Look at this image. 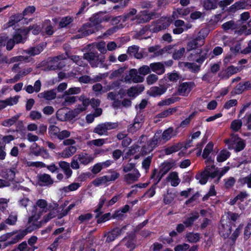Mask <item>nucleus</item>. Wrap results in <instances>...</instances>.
Returning a JSON list of instances; mask_svg holds the SVG:
<instances>
[{
    "mask_svg": "<svg viewBox=\"0 0 251 251\" xmlns=\"http://www.w3.org/2000/svg\"><path fill=\"white\" fill-rule=\"evenodd\" d=\"M4 177L10 182L15 177V173L13 170L10 169L7 171V173L4 176Z\"/></svg>",
    "mask_w": 251,
    "mask_h": 251,
    "instance_id": "63",
    "label": "nucleus"
},
{
    "mask_svg": "<svg viewBox=\"0 0 251 251\" xmlns=\"http://www.w3.org/2000/svg\"><path fill=\"white\" fill-rule=\"evenodd\" d=\"M32 60L33 59L29 56L20 55L12 58L11 59V62H15L18 61H25V62H29Z\"/></svg>",
    "mask_w": 251,
    "mask_h": 251,
    "instance_id": "42",
    "label": "nucleus"
},
{
    "mask_svg": "<svg viewBox=\"0 0 251 251\" xmlns=\"http://www.w3.org/2000/svg\"><path fill=\"white\" fill-rule=\"evenodd\" d=\"M109 20L110 17L108 16L103 15L102 13H98L91 17L89 22L100 30L102 28L100 24L103 22H107Z\"/></svg>",
    "mask_w": 251,
    "mask_h": 251,
    "instance_id": "7",
    "label": "nucleus"
},
{
    "mask_svg": "<svg viewBox=\"0 0 251 251\" xmlns=\"http://www.w3.org/2000/svg\"><path fill=\"white\" fill-rule=\"evenodd\" d=\"M166 180L168 181H171V185L175 187L177 186L180 181L178 176V174L176 172L170 173L167 177Z\"/></svg>",
    "mask_w": 251,
    "mask_h": 251,
    "instance_id": "24",
    "label": "nucleus"
},
{
    "mask_svg": "<svg viewBox=\"0 0 251 251\" xmlns=\"http://www.w3.org/2000/svg\"><path fill=\"white\" fill-rule=\"evenodd\" d=\"M242 122L241 120H235L231 122L230 127L234 131H238L242 126Z\"/></svg>",
    "mask_w": 251,
    "mask_h": 251,
    "instance_id": "58",
    "label": "nucleus"
},
{
    "mask_svg": "<svg viewBox=\"0 0 251 251\" xmlns=\"http://www.w3.org/2000/svg\"><path fill=\"white\" fill-rule=\"evenodd\" d=\"M48 203L46 200L43 199L38 200L36 204L32 209L31 216L28 218V223H31L33 221H37L43 214L48 211Z\"/></svg>",
    "mask_w": 251,
    "mask_h": 251,
    "instance_id": "2",
    "label": "nucleus"
},
{
    "mask_svg": "<svg viewBox=\"0 0 251 251\" xmlns=\"http://www.w3.org/2000/svg\"><path fill=\"white\" fill-rule=\"evenodd\" d=\"M232 223L231 222L225 220L223 217L221 220V224L219 226V232L221 236L224 239L228 237L231 232Z\"/></svg>",
    "mask_w": 251,
    "mask_h": 251,
    "instance_id": "5",
    "label": "nucleus"
},
{
    "mask_svg": "<svg viewBox=\"0 0 251 251\" xmlns=\"http://www.w3.org/2000/svg\"><path fill=\"white\" fill-rule=\"evenodd\" d=\"M17 221V214L14 212H11L8 218L5 220V223L9 225H14Z\"/></svg>",
    "mask_w": 251,
    "mask_h": 251,
    "instance_id": "38",
    "label": "nucleus"
},
{
    "mask_svg": "<svg viewBox=\"0 0 251 251\" xmlns=\"http://www.w3.org/2000/svg\"><path fill=\"white\" fill-rule=\"evenodd\" d=\"M158 79V77L156 75L152 74L149 75L146 77V82L149 85L154 84Z\"/></svg>",
    "mask_w": 251,
    "mask_h": 251,
    "instance_id": "53",
    "label": "nucleus"
},
{
    "mask_svg": "<svg viewBox=\"0 0 251 251\" xmlns=\"http://www.w3.org/2000/svg\"><path fill=\"white\" fill-rule=\"evenodd\" d=\"M122 241L126 242L125 245L126 247L130 250H133L136 243V235L134 233L129 234L124 237Z\"/></svg>",
    "mask_w": 251,
    "mask_h": 251,
    "instance_id": "13",
    "label": "nucleus"
},
{
    "mask_svg": "<svg viewBox=\"0 0 251 251\" xmlns=\"http://www.w3.org/2000/svg\"><path fill=\"white\" fill-rule=\"evenodd\" d=\"M93 159V157L86 154L77 155V160H78L80 163L84 165H87L91 162Z\"/></svg>",
    "mask_w": 251,
    "mask_h": 251,
    "instance_id": "29",
    "label": "nucleus"
},
{
    "mask_svg": "<svg viewBox=\"0 0 251 251\" xmlns=\"http://www.w3.org/2000/svg\"><path fill=\"white\" fill-rule=\"evenodd\" d=\"M71 135V133L69 131L67 130H63L59 131L57 136L56 137L60 140H64L65 139L69 137Z\"/></svg>",
    "mask_w": 251,
    "mask_h": 251,
    "instance_id": "56",
    "label": "nucleus"
},
{
    "mask_svg": "<svg viewBox=\"0 0 251 251\" xmlns=\"http://www.w3.org/2000/svg\"><path fill=\"white\" fill-rule=\"evenodd\" d=\"M101 213L102 212H100L96 216V218H98L97 223L98 224H100L107 221L109 219L111 215L110 213H107L101 216H100V215L101 214Z\"/></svg>",
    "mask_w": 251,
    "mask_h": 251,
    "instance_id": "55",
    "label": "nucleus"
},
{
    "mask_svg": "<svg viewBox=\"0 0 251 251\" xmlns=\"http://www.w3.org/2000/svg\"><path fill=\"white\" fill-rule=\"evenodd\" d=\"M108 176H107L98 177L93 181V184L96 186H99L101 184L108 182Z\"/></svg>",
    "mask_w": 251,
    "mask_h": 251,
    "instance_id": "39",
    "label": "nucleus"
},
{
    "mask_svg": "<svg viewBox=\"0 0 251 251\" xmlns=\"http://www.w3.org/2000/svg\"><path fill=\"white\" fill-rule=\"evenodd\" d=\"M25 30L27 31V34L30 30H32V32L34 35L38 34L41 30V27L37 25H30L28 27L25 28Z\"/></svg>",
    "mask_w": 251,
    "mask_h": 251,
    "instance_id": "41",
    "label": "nucleus"
},
{
    "mask_svg": "<svg viewBox=\"0 0 251 251\" xmlns=\"http://www.w3.org/2000/svg\"><path fill=\"white\" fill-rule=\"evenodd\" d=\"M32 71V69L31 68L24 69L22 71H20L13 78L11 79L10 81L12 83L17 82L22 77L30 73Z\"/></svg>",
    "mask_w": 251,
    "mask_h": 251,
    "instance_id": "27",
    "label": "nucleus"
},
{
    "mask_svg": "<svg viewBox=\"0 0 251 251\" xmlns=\"http://www.w3.org/2000/svg\"><path fill=\"white\" fill-rule=\"evenodd\" d=\"M167 90V88L163 85L160 87L157 86L151 87L148 91V94L152 97H155L163 94Z\"/></svg>",
    "mask_w": 251,
    "mask_h": 251,
    "instance_id": "12",
    "label": "nucleus"
},
{
    "mask_svg": "<svg viewBox=\"0 0 251 251\" xmlns=\"http://www.w3.org/2000/svg\"><path fill=\"white\" fill-rule=\"evenodd\" d=\"M183 63L185 67L194 73H197L200 70L201 66L195 63L184 62Z\"/></svg>",
    "mask_w": 251,
    "mask_h": 251,
    "instance_id": "34",
    "label": "nucleus"
},
{
    "mask_svg": "<svg viewBox=\"0 0 251 251\" xmlns=\"http://www.w3.org/2000/svg\"><path fill=\"white\" fill-rule=\"evenodd\" d=\"M43 50V48L41 45H37L35 47H32L29 49L24 50V53L28 54L30 56H35L39 54Z\"/></svg>",
    "mask_w": 251,
    "mask_h": 251,
    "instance_id": "21",
    "label": "nucleus"
},
{
    "mask_svg": "<svg viewBox=\"0 0 251 251\" xmlns=\"http://www.w3.org/2000/svg\"><path fill=\"white\" fill-rule=\"evenodd\" d=\"M140 174L137 169H134L133 173H128L125 175L124 179L128 183L136 181L140 177Z\"/></svg>",
    "mask_w": 251,
    "mask_h": 251,
    "instance_id": "17",
    "label": "nucleus"
},
{
    "mask_svg": "<svg viewBox=\"0 0 251 251\" xmlns=\"http://www.w3.org/2000/svg\"><path fill=\"white\" fill-rule=\"evenodd\" d=\"M48 133L51 139L56 138L59 131L60 128L54 125H50L48 128Z\"/></svg>",
    "mask_w": 251,
    "mask_h": 251,
    "instance_id": "30",
    "label": "nucleus"
},
{
    "mask_svg": "<svg viewBox=\"0 0 251 251\" xmlns=\"http://www.w3.org/2000/svg\"><path fill=\"white\" fill-rule=\"evenodd\" d=\"M186 237L189 242L191 243H196L200 239V234L198 233H189L187 234Z\"/></svg>",
    "mask_w": 251,
    "mask_h": 251,
    "instance_id": "49",
    "label": "nucleus"
},
{
    "mask_svg": "<svg viewBox=\"0 0 251 251\" xmlns=\"http://www.w3.org/2000/svg\"><path fill=\"white\" fill-rule=\"evenodd\" d=\"M151 70L157 75H162L165 72L164 64L161 62L152 63L150 64Z\"/></svg>",
    "mask_w": 251,
    "mask_h": 251,
    "instance_id": "20",
    "label": "nucleus"
},
{
    "mask_svg": "<svg viewBox=\"0 0 251 251\" xmlns=\"http://www.w3.org/2000/svg\"><path fill=\"white\" fill-rule=\"evenodd\" d=\"M213 148V144L211 142H209L205 147L204 149L202 157L204 158H206L208 156V155L210 154L211 151H212Z\"/></svg>",
    "mask_w": 251,
    "mask_h": 251,
    "instance_id": "51",
    "label": "nucleus"
},
{
    "mask_svg": "<svg viewBox=\"0 0 251 251\" xmlns=\"http://www.w3.org/2000/svg\"><path fill=\"white\" fill-rule=\"evenodd\" d=\"M142 126V124L134 122L132 125H130L128 127L127 131L129 132L134 133L136 132Z\"/></svg>",
    "mask_w": 251,
    "mask_h": 251,
    "instance_id": "62",
    "label": "nucleus"
},
{
    "mask_svg": "<svg viewBox=\"0 0 251 251\" xmlns=\"http://www.w3.org/2000/svg\"><path fill=\"white\" fill-rule=\"evenodd\" d=\"M185 51L184 48H181L178 50H175L173 54V58L175 60H178L184 55Z\"/></svg>",
    "mask_w": 251,
    "mask_h": 251,
    "instance_id": "48",
    "label": "nucleus"
},
{
    "mask_svg": "<svg viewBox=\"0 0 251 251\" xmlns=\"http://www.w3.org/2000/svg\"><path fill=\"white\" fill-rule=\"evenodd\" d=\"M144 90L143 85H137L130 87L127 90V95L131 98H134Z\"/></svg>",
    "mask_w": 251,
    "mask_h": 251,
    "instance_id": "15",
    "label": "nucleus"
},
{
    "mask_svg": "<svg viewBox=\"0 0 251 251\" xmlns=\"http://www.w3.org/2000/svg\"><path fill=\"white\" fill-rule=\"evenodd\" d=\"M208 51V50H206L205 52H203V51L201 50L199 52H198V53L200 54V57L196 60V61L199 64H202L207 57Z\"/></svg>",
    "mask_w": 251,
    "mask_h": 251,
    "instance_id": "60",
    "label": "nucleus"
},
{
    "mask_svg": "<svg viewBox=\"0 0 251 251\" xmlns=\"http://www.w3.org/2000/svg\"><path fill=\"white\" fill-rule=\"evenodd\" d=\"M126 226H123L121 228L116 227L110 231L105 233L104 236L106 237L105 242L110 243L113 241L118 236L122 234Z\"/></svg>",
    "mask_w": 251,
    "mask_h": 251,
    "instance_id": "8",
    "label": "nucleus"
},
{
    "mask_svg": "<svg viewBox=\"0 0 251 251\" xmlns=\"http://www.w3.org/2000/svg\"><path fill=\"white\" fill-rule=\"evenodd\" d=\"M27 31L25 28L18 29L14 34L13 39L16 44L24 42L26 39Z\"/></svg>",
    "mask_w": 251,
    "mask_h": 251,
    "instance_id": "11",
    "label": "nucleus"
},
{
    "mask_svg": "<svg viewBox=\"0 0 251 251\" xmlns=\"http://www.w3.org/2000/svg\"><path fill=\"white\" fill-rule=\"evenodd\" d=\"M61 56H57L52 58L48 63L46 67L47 70H55L56 69H62L64 65L61 61Z\"/></svg>",
    "mask_w": 251,
    "mask_h": 251,
    "instance_id": "9",
    "label": "nucleus"
},
{
    "mask_svg": "<svg viewBox=\"0 0 251 251\" xmlns=\"http://www.w3.org/2000/svg\"><path fill=\"white\" fill-rule=\"evenodd\" d=\"M154 149V148L153 147L149 141L147 145L143 146L142 148L141 153L142 155H146L151 152Z\"/></svg>",
    "mask_w": 251,
    "mask_h": 251,
    "instance_id": "44",
    "label": "nucleus"
},
{
    "mask_svg": "<svg viewBox=\"0 0 251 251\" xmlns=\"http://www.w3.org/2000/svg\"><path fill=\"white\" fill-rule=\"evenodd\" d=\"M176 111V107L172 108H169L168 109L165 110L157 115L158 118H164L166 117L173 113H175Z\"/></svg>",
    "mask_w": 251,
    "mask_h": 251,
    "instance_id": "50",
    "label": "nucleus"
},
{
    "mask_svg": "<svg viewBox=\"0 0 251 251\" xmlns=\"http://www.w3.org/2000/svg\"><path fill=\"white\" fill-rule=\"evenodd\" d=\"M138 73L140 75H146L151 73L150 66L144 65L138 69Z\"/></svg>",
    "mask_w": 251,
    "mask_h": 251,
    "instance_id": "64",
    "label": "nucleus"
},
{
    "mask_svg": "<svg viewBox=\"0 0 251 251\" xmlns=\"http://www.w3.org/2000/svg\"><path fill=\"white\" fill-rule=\"evenodd\" d=\"M76 151V148L74 146H70L66 148L59 153V156L62 158H69L74 155Z\"/></svg>",
    "mask_w": 251,
    "mask_h": 251,
    "instance_id": "16",
    "label": "nucleus"
},
{
    "mask_svg": "<svg viewBox=\"0 0 251 251\" xmlns=\"http://www.w3.org/2000/svg\"><path fill=\"white\" fill-rule=\"evenodd\" d=\"M222 28L225 31L229 29L234 30L238 28V25L234 21L231 20L223 24Z\"/></svg>",
    "mask_w": 251,
    "mask_h": 251,
    "instance_id": "31",
    "label": "nucleus"
},
{
    "mask_svg": "<svg viewBox=\"0 0 251 251\" xmlns=\"http://www.w3.org/2000/svg\"><path fill=\"white\" fill-rule=\"evenodd\" d=\"M39 185L40 186H49L53 183V180L50 175L44 174L38 176Z\"/></svg>",
    "mask_w": 251,
    "mask_h": 251,
    "instance_id": "14",
    "label": "nucleus"
},
{
    "mask_svg": "<svg viewBox=\"0 0 251 251\" xmlns=\"http://www.w3.org/2000/svg\"><path fill=\"white\" fill-rule=\"evenodd\" d=\"M83 57L89 62L93 68L98 67L107 68V66L104 63L105 59V56L103 54H99L97 51L89 50L84 53Z\"/></svg>",
    "mask_w": 251,
    "mask_h": 251,
    "instance_id": "1",
    "label": "nucleus"
},
{
    "mask_svg": "<svg viewBox=\"0 0 251 251\" xmlns=\"http://www.w3.org/2000/svg\"><path fill=\"white\" fill-rule=\"evenodd\" d=\"M25 235H26V232L22 230L15 235L11 241L5 243L4 246L6 247L8 245L16 243L19 240L22 239Z\"/></svg>",
    "mask_w": 251,
    "mask_h": 251,
    "instance_id": "28",
    "label": "nucleus"
},
{
    "mask_svg": "<svg viewBox=\"0 0 251 251\" xmlns=\"http://www.w3.org/2000/svg\"><path fill=\"white\" fill-rule=\"evenodd\" d=\"M174 128L172 127H169L165 130L163 133L161 132V138L164 142L170 140L172 137L175 136Z\"/></svg>",
    "mask_w": 251,
    "mask_h": 251,
    "instance_id": "25",
    "label": "nucleus"
},
{
    "mask_svg": "<svg viewBox=\"0 0 251 251\" xmlns=\"http://www.w3.org/2000/svg\"><path fill=\"white\" fill-rule=\"evenodd\" d=\"M174 165L173 163L170 162H165L161 164L160 166V169L167 173L172 169Z\"/></svg>",
    "mask_w": 251,
    "mask_h": 251,
    "instance_id": "59",
    "label": "nucleus"
},
{
    "mask_svg": "<svg viewBox=\"0 0 251 251\" xmlns=\"http://www.w3.org/2000/svg\"><path fill=\"white\" fill-rule=\"evenodd\" d=\"M194 86L195 83L193 82L181 83L178 87L177 92L178 94L181 96H186Z\"/></svg>",
    "mask_w": 251,
    "mask_h": 251,
    "instance_id": "10",
    "label": "nucleus"
},
{
    "mask_svg": "<svg viewBox=\"0 0 251 251\" xmlns=\"http://www.w3.org/2000/svg\"><path fill=\"white\" fill-rule=\"evenodd\" d=\"M226 143L228 144L229 149L232 148L234 145H236V151H240L244 149L245 147V143L244 140L239 138L236 135L232 136L230 139L226 141Z\"/></svg>",
    "mask_w": 251,
    "mask_h": 251,
    "instance_id": "6",
    "label": "nucleus"
},
{
    "mask_svg": "<svg viewBox=\"0 0 251 251\" xmlns=\"http://www.w3.org/2000/svg\"><path fill=\"white\" fill-rule=\"evenodd\" d=\"M244 84L239 83L238 85L235 87L234 89L231 92V94L232 95H234L235 94H241L242 92L245 91V89H244Z\"/></svg>",
    "mask_w": 251,
    "mask_h": 251,
    "instance_id": "57",
    "label": "nucleus"
},
{
    "mask_svg": "<svg viewBox=\"0 0 251 251\" xmlns=\"http://www.w3.org/2000/svg\"><path fill=\"white\" fill-rule=\"evenodd\" d=\"M38 97L47 100H52L56 98V94L55 89H53L40 93L38 95Z\"/></svg>",
    "mask_w": 251,
    "mask_h": 251,
    "instance_id": "22",
    "label": "nucleus"
},
{
    "mask_svg": "<svg viewBox=\"0 0 251 251\" xmlns=\"http://www.w3.org/2000/svg\"><path fill=\"white\" fill-rule=\"evenodd\" d=\"M161 130L157 131L153 136V137L151 138V140L149 141L150 144L155 148L157 145L161 143L162 140L161 138Z\"/></svg>",
    "mask_w": 251,
    "mask_h": 251,
    "instance_id": "26",
    "label": "nucleus"
},
{
    "mask_svg": "<svg viewBox=\"0 0 251 251\" xmlns=\"http://www.w3.org/2000/svg\"><path fill=\"white\" fill-rule=\"evenodd\" d=\"M80 184L77 182H74L68 186L64 187L62 190L65 192L75 191L80 187Z\"/></svg>",
    "mask_w": 251,
    "mask_h": 251,
    "instance_id": "47",
    "label": "nucleus"
},
{
    "mask_svg": "<svg viewBox=\"0 0 251 251\" xmlns=\"http://www.w3.org/2000/svg\"><path fill=\"white\" fill-rule=\"evenodd\" d=\"M100 30L95 25H92L90 22L84 24L78 30V34L76 36L77 38H81L86 37L96 31Z\"/></svg>",
    "mask_w": 251,
    "mask_h": 251,
    "instance_id": "4",
    "label": "nucleus"
},
{
    "mask_svg": "<svg viewBox=\"0 0 251 251\" xmlns=\"http://www.w3.org/2000/svg\"><path fill=\"white\" fill-rule=\"evenodd\" d=\"M20 116L17 115L12 117L11 118L3 121L2 125L5 126H11L15 123L18 120Z\"/></svg>",
    "mask_w": 251,
    "mask_h": 251,
    "instance_id": "52",
    "label": "nucleus"
},
{
    "mask_svg": "<svg viewBox=\"0 0 251 251\" xmlns=\"http://www.w3.org/2000/svg\"><path fill=\"white\" fill-rule=\"evenodd\" d=\"M68 109L67 108L59 109L56 112L57 119L61 121H66V115Z\"/></svg>",
    "mask_w": 251,
    "mask_h": 251,
    "instance_id": "35",
    "label": "nucleus"
},
{
    "mask_svg": "<svg viewBox=\"0 0 251 251\" xmlns=\"http://www.w3.org/2000/svg\"><path fill=\"white\" fill-rule=\"evenodd\" d=\"M118 126L117 123L106 122L97 125L93 129V132L99 135H108V131L115 129Z\"/></svg>",
    "mask_w": 251,
    "mask_h": 251,
    "instance_id": "3",
    "label": "nucleus"
},
{
    "mask_svg": "<svg viewBox=\"0 0 251 251\" xmlns=\"http://www.w3.org/2000/svg\"><path fill=\"white\" fill-rule=\"evenodd\" d=\"M199 217V214L198 212L192 213L184 220L183 224L186 227L191 226Z\"/></svg>",
    "mask_w": 251,
    "mask_h": 251,
    "instance_id": "23",
    "label": "nucleus"
},
{
    "mask_svg": "<svg viewBox=\"0 0 251 251\" xmlns=\"http://www.w3.org/2000/svg\"><path fill=\"white\" fill-rule=\"evenodd\" d=\"M218 0H205L203 2V6L206 10L214 9L217 8V1Z\"/></svg>",
    "mask_w": 251,
    "mask_h": 251,
    "instance_id": "32",
    "label": "nucleus"
},
{
    "mask_svg": "<svg viewBox=\"0 0 251 251\" xmlns=\"http://www.w3.org/2000/svg\"><path fill=\"white\" fill-rule=\"evenodd\" d=\"M80 92L81 88L80 87H72L65 91L62 97H65L66 96L78 94Z\"/></svg>",
    "mask_w": 251,
    "mask_h": 251,
    "instance_id": "40",
    "label": "nucleus"
},
{
    "mask_svg": "<svg viewBox=\"0 0 251 251\" xmlns=\"http://www.w3.org/2000/svg\"><path fill=\"white\" fill-rule=\"evenodd\" d=\"M23 13L22 14H18L15 15L14 16H12L10 17V20L8 22L9 26L14 25L16 23L20 22L24 18Z\"/></svg>",
    "mask_w": 251,
    "mask_h": 251,
    "instance_id": "33",
    "label": "nucleus"
},
{
    "mask_svg": "<svg viewBox=\"0 0 251 251\" xmlns=\"http://www.w3.org/2000/svg\"><path fill=\"white\" fill-rule=\"evenodd\" d=\"M59 167L64 172L66 179L70 177L72 175V171L70 169V164L66 161H60L58 162Z\"/></svg>",
    "mask_w": 251,
    "mask_h": 251,
    "instance_id": "19",
    "label": "nucleus"
},
{
    "mask_svg": "<svg viewBox=\"0 0 251 251\" xmlns=\"http://www.w3.org/2000/svg\"><path fill=\"white\" fill-rule=\"evenodd\" d=\"M203 44V41L200 38H196L190 41L187 45V50L189 51L192 50L196 49L199 46H201Z\"/></svg>",
    "mask_w": 251,
    "mask_h": 251,
    "instance_id": "18",
    "label": "nucleus"
},
{
    "mask_svg": "<svg viewBox=\"0 0 251 251\" xmlns=\"http://www.w3.org/2000/svg\"><path fill=\"white\" fill-rule=\"evenodd\" d=\"M137 13V10L135 8H131L130 9L129 12L125 14L123 17V22H125L127 20H129L132 16L136 15Z\"/></svg>",
    "mask_w": 251,
    "mask_h": 251,
    "instance_id": "54",
    "label": "nucleus"
},
{
    "mask_svg": "<svg viewBox=\"0 0 251 251\" xmlns=\"http://www.w3.org/2000/svg\"><path fill=\"white\" fill-rule=\"evenodd\" d=\"M64 101L62 102L63 106H68L71 104L74 103L76 101V97L75 96H71V95L66 96Z\"/></svg>",
    "mask_w": 251,
    "mask_h": 251,
    "instance_id": "43",
    "label": "nucleus"
},
{
    "mask_svg": "<svg viewBox=\"0 0 251 251\" xmlns=\"http://www.w3.org/2000/svg\"><path fill=\"white\" fill-rule=\"evenodd\" d=\"M126 69V68L121 67L118 70H115L110 74V78H113L120 76Z\"/></svg>",
    "mask_w": 251,
    "mask_h": 251,
    "instance_id": "61",
    "label": "nucleus"
},
{
    "mask_svg": "<svg viewBox=\"0 0 251 251\" xmlns=\"http://www.w3.org/2000/svg\"><path fill=\"white\" fill-rule=\"evenodd\" d=\"M181 149V145L177 144L172 146L165 149V153L166 155L170 154L173 152H175Z\"/></svg>",
    "mask_w": 251,
    "mask_h": 251,
    "instance_id": "45",
    "label": "nucleus"
},
{
    "mask_svg": "<svg viewBox=\"0 0 251 251\" xmlns=\"http://www.w3.org/2000/svg\"><path fill=\"white\" fill-rule=\"evenodd\" d=\"M230 153L227 150L221 151L217 158L219 162H222L226 160L230 156Z\"/></svg>",
    "mask_w": 251,
    "mask_h": 251,
    "instance_id": "36",
    "label": "nucleus"
},
{
    "mask_svg": "<svg viewBox=\"0 0 251 251\" xmlns=\"http://www.w3.org/2000/svg\"><path fill=\"white\" fill-rule=\"evenodd\" d=\"M73 20V18L70 16L63 17L59 22V26L61 27H64L71 23Z\"/></svg>",
    "mask_w": 251,
    "mask_h": 251,
    "instance_id": "46",
    "label": "nucleus"
},
{
    "mask_svg": "<svg viewBox=\"0 0 251 251\" xmlns=\"http://www.w3.org/2000/svg\"><path fill=\"white\" fill-rule=\"evenodd\" d=\"M206 173H207L202 172L201 174H197L196 175V178L199 180V182L201 184H204L207 181L209 175Z\"/></svg>",
    "mask_w": 251,
    "mask_h": 251,
    "instance_id": "37",
    "label": "nucleus"
}]
</instances>
